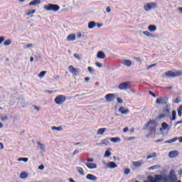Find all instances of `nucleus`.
<instances>
[{"mask_svg": "<svg viewBox=\"0 0 182 182\" xmlns=\"http://www.w3.org/2000/svg\"><path fill=\"white\" fill-rule=\"evenodd\" d=\"M149 182H167V178L166 176H161V175H155L154 178L153 176H149ZM145 181V182H149Z\"/></svg>", "mask_w": 182, "mask_h": 182, "instance_id": "obj_1", "label": "nucleus"}, {"mask_svg": "<svg viewBox=\"0 0 182 182\" xmlns=\"http://www.w3.org/2000/svg\"><path fill=\"white\" fill-rule=\"evenodd\" d=\"M46 11H53V12H58L60 9V6L58 4H48L44 6Z\"/></svg>", "mask_w": 182, "mask_h": 182, "instance_id": "obj_2", "label": "nucleus"}, {"mask_svg": "<svg viewBox=\"0 0 182 182\" xmlns=\"http://www.w3.org/2000/svg\"><path fill=\"white\" fill-rule=\"evenodd\" d=\"M54 102L56 105H63L66 102V96L63 95H58L55 98Z\"/></svg>", "mask_w": 182, "mask_h": 182, "instance_id": "obj_3", "label": "nucleus"}, {"mask_svg": "<svg viewBox=\"0 0 182 182\" xmlns=\"http://www.w3.org/2000/svg\"><path fill=\"white\" fill-rule=\"evenodd\" d=\"M167 180H168L169 182H177V175H176L174 170H171L168 178H166V181Z\"/></svg>", "mask_w": 182, "mask_h": 182, "instance_id": "obj_4", "label": "nucleus"}, {"mask_svg": "<svg viewBox=\"0 0 182 182\" xmlns=\"http://www.w3.org/2000/svg\"><path fill=\"white\" fill-rule=\"evenodd\" d=\"M132 82H122L120 83L118 85L119 89H120V90H127V89H130V87H132Z\"/></svg>", "mask_w": 182, "mask_h": 182, "instance_id": "obj_5", "label": "nucleus"}, {"mask_svg": "<svg viewBox=\"0 0 182 182\" xmlns=\"http://www.w3.org/2000/svg\"><path fill=\"white\" fill-rule=\"evenodd\" d=\"M168 116H170V109L166 108L163 109L162 112L159 115V119H164L168 117Z\"/></svg>", "mask_w": 182, "mask_h": 182, "instance_id": "obj_6", "label": "nucleus"}, {"mask_svg": "<svg viewBox=\"0 0 182 182\" xmlns=\"http://www.w3.org/2000/svg\"><path fill=\"white\" fill-rule=\"evenodd\" d=\"M148 126H150L151 133H156V127H157V125L156 124V122H154V120H150L148 122Z\"/></svg>", "mask_w": 182, "mask_h": 182, "instance_id": "obj_7", "label": "nucleus"}, {"mask_svg": "<svg viewBox=\"0 0 182 182\" xmlns=\"http://www.w3.org/2000/svg\"><path fill=\"white\" fill-rule=\"evenodd\" d=\"M68 70L74 76H77V75H79V69L75 68V67H73V65H70L68 67Z\"/></svg>", "mask_w": 182, "mask_h": 182, "instance_id": "obj_8", "label": "nucleus"}, {"mask_svg": "<svg viewBox=\"0 0 182 182\" xmlns=\"http://www.w3.org/2000/svg\"><path fill=\"white\" fill-rule=\"evenodd\" d=\"M157 6V4L154 2L148 3L146 5L144 6L145 11H150V9H153Z\"/></svg>", "mask_w": 182, "mask_h": 182, "instance_id": "obj_9", "label": "nucleus"}, {"mask_svg": "<svg viewBox=\"0 0 182 182\" xmlns=\"http://www.w3.org/2000/svg\"><path fill=\"white\" fill-rule=\"evenodd\" d=\"M105 99L107 102H113L116 99V95L115 94H107L105 95Z\"/></svg>", "mask_w": 182, "mask_h": 182, "instance_id": "obj_10", "label": "nucleus"}, {"mask_svg": "<svg viewBox=\"0 0 182 182\" xmlns=\"http://www.w3.org/2000/svg\"><path fill=\"white\" fill-rule=\"evenodd\" d=\"M166 103H167L166 97H159L156 101V105H164Z\"/></svg>", "mask_w": 182, "mask_h": 182, "instance_id": "obj_11", "label": "nucleus"}, {"mask_svg": "<svg viewBox=\"0 0 182 182\" xmlns=\"http://www.w3.org/2000/svg\"><path fill=\"white\" fill-rule=\"evenodd\" d=\"M177 140L179 141V143H182V136L173 138L171 139L166 141L165 143H174V141H177Z\"/></svg>", "mask_w": 182, "mask_h": 182, "instance_id": "obj_12", "label": "nucleus"}, {"mask_svg": "<svg viewBox=\"0 0 182 182\" xmlns=\"http://www.w3.org/2000/svg\"><path fill=\"white\" fill-rule=\"evenodd\" d=\"M85 166L90 170H93V168H97V165L95 163H87L85 164Z\"/></svg>", "mask_w": 182, "mask_h": 182, "instance_id": "obj_13", "label": "nucleus"}, {"mask_svg": "<svg viewBox=\"0 0 182 182\" xmlns=\"http://www.w3.org/2000/svg\"><path fill=\"white\" fill-rule=\"evenodd\" d=\"M119 112L122 114H127V113L129 112V109H126V108H124V107H119Z\"/></svg>", "mask_w": 182, "mask_h": 182, "instance_id": "obj_14", "label": "nucleus"}, {"mask_svg": "<svg viewBox=\"0 0 182 182\" xmlns=\"http://www.w3.org/2000/svg\"><path fill=\"white\" fill-rule=\"evenodd\" d=\"M41 4V0H33L29 3V6H36Z\"/></svg>", "mask_w": 182, "mask_h": 182, "instance_id": "obj_15", "label": "nucleus"}, {"mask_svg": "<svg viewBox=\"0 0 182 182\" xmlns=\"http://www.w3.org/2000/svg\"><path fill=\"white\" fill-rule=\"evenodd\" d=\"M144 162L143 161V160H140L138 161H134L132 163L134 167H141V165L144 164Z\"/></svg>", "mask_w": 182, "mask_h": 182, "instance_id": "obj_16", "label": "nucleus"}, {"mask_svg": "<svg viewBox=\"0 0 182 182\" xmlns=\"http://www.w3.org/2000/svg\"><path fill=\"white\" fill-rule=\"evenodd\" d=\"M168 156L171 159L177 157V156H178V152L177 151H171L168 153Z\"/></svg>", "mask_w": 182, "mask_h": 182, "instance_id": "obj_17", "label": "nucleus"}, {"mask_svg": "<svg viewBox=\"0 0 182 182\" xmlns=\"http://www.w3.org/2000/svg\"><path fill=\"white\" fill-rule=\"evenodd\" d=\"M75 39H76V34H70L67 37V41H68V42H73V41H75Z\"/></svg>", "mask_w": 182, "mask_h": 182, "instance_id": "obj_18", "label": "nucleus"}, {"mask_svg": "<svg viewBox=\"0 0 182 182\" xmlns=\"http://www.w3.org/2000/svg\"><path fill=\"white\" fill-rule=\"evenodd\" d=\"M87 180H91L92 181H96V180H97V177H96V176L90 173L87 175Z\"/></svg>", "mask_w": 182, "mask_h": 182, "instance_id": "obj_19", "label": "nucleus"}, {"mask_svg": "<svg viewBox=\"0 0 182 182\" xmlns=\"http://www.w3.org/2000/svg\"><path fill=\"white\" fill-rule=\"evenodd\" d=\"M98 59H105L106 58V54L103 51H99L97 55Z\"/></svg>", "mask_w": 182, "mask_h": 182, "instance_id": "obj_20", "label": "nucleus"}, {"mask_svg": "<svg viewBox=\"0 0 182 182\" xmlns=\"http://www.w3.org/2000/svg\"><path fill=\"white\" fill-rule=\"evenodd\" d=\"M107 167L109 168H116V167H117V164H116V163H114L113 161H110L108 163Z\"/></svg>", "mask_w": 182, "mask_h": 182, "instance_id": "obj_21", "label": "nucleus"}, {"mask_svg": "<svg viewBox=\"0 0 182 182\" xmlns=\"http://www.w3.org/2000/svg\"><path fill=\"white\" fill-rule=\"evenodd\" d=\"M148 29L150 32H154L156 31L157 27L155 25H149Z\"/></svg>", "mask_w": 182, "mask_h": 182, "instance_id": "obj_22", "label": "nucleus"}, {"mask_svg": "<svg viewBox=\"0 0 182 182\" xmlns=\"http://www.w3.org/2000/svg\"><path fill=\"white\" fill-rule=\"evenodd\" d=\"M122 63L123 65H125V66H132V61L130 60H124Z\"/></svg>", "mask_w": 182, "mask_h": 182, "instance_id": "obj_23", "label": "nucleus"}, {"mask_svg": "<svg viewBox=\"0 0 182 182\" xmlns=\"http://www.w3.org/2000/svg\"><path fill=\"white\" fill-rule=\"evenodd\" d=\"M96 26V22L95 21H90L88 23V28L89 29H93V28H95Z\"/></svg>", "mask_w": 182, "mask_h": 182, "instance_id": "obj_24", "label": "nucleus"}, {"mask_svg": "<svg viewBox=\"0 0 182 182\" xmlns=\"http://www.w3.org/2000/svg\"><path fill=\"white\" fill-rule=\"evenodd\" d=\"M77 171L80 174V176H85V171H83V168L77 167Z\"/></svg>", "mask_w": 182, "mask_h": 182, "instance_id": "obj_25", "label": "nucleus"}, {"mask_svg": "<svg viewBox=\"0 0 182 182\" xmlns=\"http://www.w3.org/2000/svg\"><path fill=\"white\" fill-rule=\"evenodd\" d=\"M105 132H106V128H100L97 132V134L102 135L103 133H105Z\"/></svg>", "mask_w": 182, "mask_h": 182, "instance_id": "obj_26", "label": "nucleus"}, {"mask_svg": "<svg viewBox=\"0 0 182 182\" xmlns=\"http://www.w3.org/2000/svg\"><path fill=\"white\" fill-rule=\"evenodd\" d=\"M176 116H177V112H176V110H173L172 111V117L171 118V122L176 120Z\"/></svg>", "mask_w": 182, "mask_h": 182, "instance_id": "obj_27", "label": "nucleus"}, {"mask_svg": "<svg viewBox=\"0 0 182 182\" xmlns=\"http://www.w3.org/2000/svg\"><path fill=\"white\" fill-rule=\"evenodd\" d=\"M178 110V117H181L182 116V105L179 106L177 109Z\"/></svg>", "mask_w": 182, "mask_h": 182, "instance_id": "obj_28", "label": "nucleus"}, {"mask_svg": "<svg viewBox=\"0 0 182 182\" xmlns=\"http://www.w3.org/2000/svg\"><path fill=\"white\" fill-rule=\"evenodd\" d=\"M36 12V10H28L27 13H26V16H30V15H33Z\"/></svg>", "mask_w": 182, "mask_h": 182, "instance_id": "obj_29", "label": "nucleus"}, {"mask_svg": "<svg viewBox=\"0 0 182 182\" xmlns=\"http://www.w3.org/2000/svg\"><path fill=\"white\" fill-rule=\"evenodd\" d=\"M144 35H145L146 36H148V38H153L154 36L153 34H151L150 32L149 31H144L143 32Z\"/></svg>", "mask_w": 182, "mask_h": 182, "instance_id": "obj_30", "label": "nucleus"}, {"mask_svg": "<svg viewBox=\"0 0 182 182\" xmlns=\"http://www.w3.org/2000/svg\"><path fill=\"white\" fill-rule=\"evenodd\" d=\"M11 43H12V41H11L10 39H7L4 41V46H9Z\"/></svg>", "mask_w": 182, "mask_h": 182, "instance_id": "obj_31", "label": "nucleus"}, {"mask_svg": "<svg viewBox=\"0 0 182 182\" xmlns=\"http://www.w3.org/2000/svg\"><path fill=\"white\" fill-rule=\"evenodd\" d=\"M110 140L113 143H117V141H120V138H119V137H113V138H111Z\"/></svg>", "mask_w": 182, "mask_h": 182, "instance_id": "obj_32", "label": "nucleus"}, {"mask_svg": "<svg viewBox=\"0 0 182 182\" xmlns=\"http://www.w3.org/2000/svg\"><path fill=\"white\" fill-rule=\"evenodd\" d=\"M160 168V165H154L149 168V170H156Z\"/></svg>", "mask_w": 182, "mask_h": 182, "instance_id": "obj_33", "label": "nucleus"}, {"mask_svg": "<svg viewBox=\"0 0 182 182\" xmlns=\"http://www.w3.org/2000/svg\"><path fill=\"white\" fill-rule=\"evenodd\" d=\"M37 144L38 146H39L40 149H41L42 150H45V145L41 143V141H37Z\"/></svg>", "mask_w": 182, "mask_h": 182, "instance_id": "obj_34", "label": "nucleus"}, {"mask_svg": "<svg viewBox=\"0 0 182 182\" xmlns=\"http://www.w3.org/2000/svg\"><path fill=\"white\" fill-rule=\"evenodd\" d=\"M161 127L163 128L164 130H167V129L168 128V124H167V123L164 122L161 124Z\"/></svg>", "mask_w": 182, "mask_h": 182, "instance_id": "obj_35", "label": "nucleus"}, {"mask_svg": "<svg viewBox=\"0 0 182 182\" xmlns=\"http://www.w3.org/2000/svg\"><path fill=\"white\" fill-rule=\"evenodd\" d=\"M156 156H157V154L156 152H154L152 155L147 156L146 159L147 160H149L150 159H153V157H156Z\"/></svg>", "mask_w": 182, "mask_h": 182, "instance_id": "obj_36", "label": "nucleus"}, {"mask_svg": "<svg viewBox=\"0 0 182 182\" xmlns=\"http://www.w3.org/2000/svg\"><path fill=\"white\" fill-rule=\"evenodd\" d=\"M28 177V174L26 173L23 172L20 174V178H26Z\"/></svg>", "mask_w": 182, "mask_h": 182, "instance_id": "obj_37", "label": "nucleus"}, {"mask_svg": "<svg viewBox=\"0 0 182 182\" xmlns=\"http://www.w3.org/2000/svg\"><path fill=\"white\" fill-rule=\"evenodd\" d=\"M52 130H58V132L59 131H60V130H62V126H60V127H55V126H53V127H52Z\"/></svg>", "mask_w": 182, "mask_h": 182, "instance_id": "obj_38", "label": "nucleus"}, {"mask_svg": "<svg viewBox=\"0 0 182 182\" xmlns=\"http://www.w3.org/2000/svg\"><path fill=\"white\" fill-rule=\"evenodd\" d=\"M112 155V152L110 151H106L105 153V157H110Z\"/></svg>", "mask_w": 182, "mask_h": 182, "instance_id": "obj_39", "label": "nucleus"}, {"mask_svg": "<svg viewBox=\"0 0 182 182\" xmlns=\"http://www.w3.org/2000/svg\"><path fill=\"white\" fill-rule=\"evenodd\" d=\"M74 58H75V59H77L78 60H80V59H82V58L80 57V55L77 54V53H75L73 55Z\"/></svg>", "mask_w": 182, "mask_h": 182, "instance_id": "obj_40", "label": "nucleus"}, {"mask_svg": "<svg viewBox=\"0 0 182 182\" xmlns=\"http://www.w3.org/2000/svg\"><path fill=\"white\" fill-rule=\"evenodd\" d=\"M45 75H46V71H42L41 73H40V74L38 75V77H43L45 76Z\"/></svg>", "mask_w": 182, "mask_h": 182, "instance_id": "obj_41", "label": "nucleus"}, {"mask_svg": "<svg viewBox=\"0 0 182 182\" xmlns=\"http://www.w3.org/2000/svg\"><path fill=\"white\" fill-rule=\"evenodd\" d=\"M28 158H20L18 159V161H24V163H26L28 161Z\"/></svg>", "mask_w": 182, "mask_h": 182, "instance_id": "obj_42", "label": "nucleus"}, {"mask_svg": "<svg viewBox=\"0 0 182 182\" xmlns=\"http://www.w3.org/2000/svg\"><path fill=\"white\" fill-rule=\"evenodd\" d=\"M108 143H109V140L107 139H103L102 141V144H105V146H107Z\"/></svg>", "mask_w": 182, "mask_h": 182, "instance_id": "obj_43", "label": "nucleus"}, {"mask_svg": "<svg viewBox=\"0 0 182 182\" xmlns=\"http://www.w3.org/2000/svg\"><path fill=\"white\" fill-rule=\"evenodd\" d=\"M124 173L126 175L129 174L130 173V169L128 168H125L124 171Z\"/></svg>", "mask_w": 182, "mask_h": 182, "instance_id": "obj_44", "label": "nucleus"}, {"mask_svg": "<svg viewBox=\"0 0 182 182\" xmlns=\"http://www.w3.org/2000/svg\"><path fill=\"white\" fill-rule=\"evenodd\" d=\"M87 70L90 72V73H93L95 72V70H93V68L92 67H88Z\"/></svg>", "mask_w": 182, "mask_h": 182, "instance_id": "obj_45", "label": "nucleus"}, {"mask_svg": "<svg viewBox=\"0 0 182 182\" xmlns=\"http://www.w3.org/2000/svg\"><path fill=\"white\" fill-rule=\"evenodd\" d=\"M149 95H151V96H152L153 97H156L157 95H156V94H154L153 92L149 91Z\"/></svg>", "mask_w": 182, "mask_h": 182, "instance_id": "obj_46", "label": "nucleus"}, {"mask_svg": "<svg viewBox=\"0 0 182 182\" xmlns=\"http://www.w3.org/2000/svg\"><path fill=\"white\" fill-rule=\"evenodd\" d=\"M117 102L122 104V103H123V100H122V98H120V97H118L117 99Z\"/></svg>", "mask_w": 182, "mask_h": 182, "instance_id": "obj_47", "label": "nucleus"}, {"mask_svg": "<svg viewBox=\"0 0 182 182\" xmlns=\"http://www.w3.org/2000/svg\"><path fill=\"white\" fill-rule=\"evenodd\" d=\"M96 66H97V68H102V63L97 62L95 63Z\"/></svg>", "mask_w": 182, "mask_h": 182, "instance_id": "obj_48", "label": "nucleus"}, {"mask_svg": "<svg viewBox=\"0 0 182 182\" xmlns=\"http://www.w3.org/2000/svg\"><path fill=\"white\" fill-rule=\"evenodd\" d=\"M4 41H5V37H0V45L2 44V42H4Z\"/></svg>", "mask_w": 182, "mask_h": 182, "instance_id": "obj_49", "label": "nucleus"}, {"mask_svg": "<svg viewBox=\"0 0 182 182\" xmlns=\"http://www.w3.org/2000/svg\"><path fill=\"white\" fill-rule=\"evenodd\" d=\"M156 64H151V65H149L147 67V69H151V68H154V66H156Z\"/></svg>", "mask_w": 182, "mask_h": 182, "instance_id": "obj_50", "label": "nucleus"}, {"mask_svg": "<svg viewBox=\"0 0 182 182\" xmlns=\"http://www.w3.org/2000/svg\"><path fill=\"white\" fill-rule=\"evenodd\" d=\"M77 153H79V150L75 149V150L74 151V152L73 153V156H75V154H77Z\"/></svg>", "mask_w": 182, "mask_h": 182, "instance_id": "obj_51", "label": "nucleus"}, {"mask_svg": "<svg viewBox=\"0 0 182 182\" xmlns=\"http://www.w3.org/2000/svg\"><path fill=\"white\" fill-rule=\"evenodd\" d=\"M38 168L39 170H43V168H45V166L43 165H40Z\"/></svg>", "mask_w": 182, "mask_h": 182, "instance_id": "obj_52", "label": "nucleus"}, {"mask_svg": "<svg viewBox=\"0 0 182 182\" xmlns=\"http://www.w3.org/2000/svg\"><path fill=\"white\" fill-rule=\"evenodd\" d=\"M123 132L124 133H127V132H129V128L128 127L124 128Z\"/></svg>", "mask_w": 182, "mask_h": 182, "instance_id": "obj_53", "label": "nucleus"}, {"mask_svg": "<svg viewBox=\"0 0 182 182\" xmlns=\"http://www.w3.org/2000/svg\"><path fill=\"white\" fill-rule=\"evenodd\" d=\"M136 138L134 136H131V137H128L127 140L130 141V140H134Z\"/></svg>", "mask_w": 182, "mask_h": 182, "instance_id": "obj_54", "label": "nucleus"}, {"mask_svg": "<svg viewBox=\"0 0 182 182\" xmlns=\"http://www.w3.org/2000/svg\"><path fill=\"white\" fill-rule=\"evenodd\" d=\"M32 46H33V44L32 43H29L26 46V48H32Z\"/></svg>", "mask_w": 182, "mask_h": 182, "instance_id": "obj_55", "label": "nucleus"}, {"mask_svg": "<svg viewBox=\"0 0 182 182\" xmlns=\"http://www.w3.org/2000/svg\"><path fill=\"white\" fill-rule=\"evenodd\" d=\"M0 149L1 150H4V144L2 142H0Z\"/></svg>", "mask_w": 182, "mask_h": 182, "instance_id": "obj_56", "label": "nucleus"}, {"mask_svg": "<svg viewBox=\"0 0 182 182\" xmlns=\"http://www.w3.org/2000/svg\"><path fill=\"white\" fill-rule=\"evenodd\" d=\"M87 161H88L89 163H92L93 162V158H90L87 160Z\"/></svg>", "mask_w": 182, "mask_h": 182, "instance_id": "obj_57", "label": "nucleus"}, {"mask_svg": "<svg viewBox=\"0 0 182 182\" xmlns=\"http://www.w3.org/2000/svg\"><path fill=\"white\" fill-rule=\"evenodd\" d=\"M106 11L108 12V13H110L111 9H110V8L109 6L107 7Z\"/></svg>", "mask_w": 182, "mask_h": 182, "instance_id": "obj_58", "label": "nucleus"}, {"mask_svg": "<svg viewBox=\"0 0 182 182\" xmlns=\"http://www.w3.org/2000/svg\"><path fill=\"white\" fill-rule=\"evenodd\" d=\"M1 120H8V117L5 116V117H1Z\"/></svg>", "mask_w": 182, "mask_h": 182, "instance_id": "obj_59", "label": "nucleus"}, {"mask_svg": "<svg viewBox=\"0 0 182 182\" xmlns=\"http://www.w3.org/2000/svg\"><path fill=\"white\" fill-rule=\"evenodd\" d=\"M175 103H180V99L176 98V99L175 100Z\"/></svg>", "mask_w": 182, "mask_h": 182, "instance_id": "obj_60", "label": "nucleus"}, {"mask_svg": "<svg viewBox=\"0 0 182 182\" xmlns=\"http://www.w3.org/2000/svg\"><path fill=\"white\" fill-rule=\"evenodd\" d=\"M176 124H182V121H178L176 122Z\"/></svg>", "mask_w": 182, "mask_h": 182, "instance_id": "obj_61", "label": "nucleus"}, {"mask_svg": "<svg viewBox=\"0 0 182 182\" xmlns=\"http://www.w3.org/2000/svg\"><path fill=\"white\" fill-rule=\"evenodd\" d=\"M164 141L163 139H158V140L156 141V143H160V141Z\"/></svg>", "mask_w": 182, "mask_h": 182, "instance_id": "obj_62", "label": "nucleus"}, {"mask_svg": "<svg viewBox=\"0 0 182 182\" xmlns=\"http://www.w3.org/2000/svg\"><path fill=\"white\" fill-rule=\"evenodd\" d=\"M90 80V78H89L88 77H86L85 78V82H87V81Z\"/></svg>", "mask_w": 182, "mask_h": 182, "instance_id": "obj_63", "label": "nucleus"}, {"mask_svg": "<svg viewBox=\"0 0 182 182\" xmlns=\"http://www.w3.org/2000/svg\"><path fill=\"white\" fill-rule=\"evenodd\" d=\"M69 181H70V182H75L73 178H70Z\"/></svg>", "mask_w": 182, "mask_h": 182, "instance_id": "obj_64", "label": "nucleus"}]
</instances>
